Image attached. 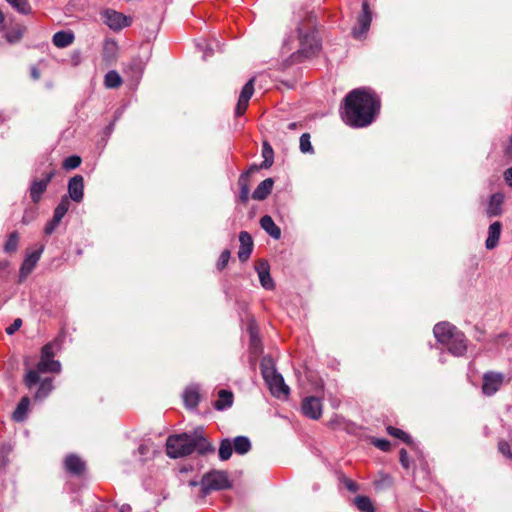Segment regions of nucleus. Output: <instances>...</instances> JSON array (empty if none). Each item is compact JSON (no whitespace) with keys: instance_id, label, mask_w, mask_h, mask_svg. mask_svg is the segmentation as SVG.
Listing matches in <instances>:
<instances>
[{"instance_id":"nucleus-24","label":"nucleus","mask_w":512,"mask_h":512,"mask_svg":"<svg viewBox=\"0 0 512 512\" xmlns=\"http://www.w3.org/2000/svg\"><path fill=\"white\" fill-rule=\"evenodd\" d=\"M30 406V400L27 396L23 397L18 403L15 411L13 412L12 418L16 422H22L25 420Z\"/></svg>"},{"instance_id":"nucleus-3","label":"nucleus","mask_w":512,"mask_h":512,"mask_svg":"<svg viewBox=\"0 0 512 512\" xmlns=\"http://www.w3.org/2000/svg\"><path fill=\"white\" fill-rule=\"evenodd\" d=\"M433 333L439 343L446 346L455 356H462L466 350V340L462 332L448 322H441L434 326Z\"/></svg>"},{"instance_id":"nucleus-9","label":"nucleus","mask_w":512,"mask_h":512,"mask_svg":"<svg viewBox=\"0 0 512 512\" xmlns=\"http://www.w3.org/2000/svg\"><path fill=\"white\" fill-rule=\"evenodd\" d=\"M299 38H300V53L304 57H310L318 51L320 44H319V40L317 39L314 32H310V33H306V34H302L300 32Z\"/></svg>"},{"instance_id":"nucleus-52","label":"nucleus","mask_w":512,"mask_h":512,"mask_svg":"<svg viewBox=\"0 0 512 512\" xmlns=\"http://www.w3.org/2000/svg\"><path fill=\"white\" fill-rule=\"evenodd\" d=\"M288 128H289V129H292V130H293V129H296V128H297V123H296V122H292V123H290V124L288 125Z\"/></svg>"},{"instance_id":"nucleus-19","label":"nucleus","mask_w":512,"mask_h":512,"mask_svg":"<svg viewBox=\"0 0 512 512\" xmlns=\"http://www.w3.org/2000/svg\"><path fill=\"white\" fill-rule=\"evenodd\" d=\"M65 468L68 472L81 475L85 470V463L76 455H68L64 461Z\"/></svg>"},{"instance_id":"nucleus-26","label":"nucleus","mask_w":512,"mask_h":512,"mask_svg":"<svg viewBox=\"0 0 512 512\" xmlns=\"http://www.w3.org/2000/svg\"><path fill=\"white\" fill-rule=\"evenodd\" d=\"M233 402V394L227 390L219 391V399L215 402V408L218 410H223L227 407H230Z\"/></svg>"},{"instance_id":"nucleus-11","label":"nucleus","mask_w":512,"mask_h":512,"mask_svg":"<svg viewBox=\"0 0 512 512\" xmlns=\"http://www.w3.org/2000/svg\"><path fill=\"white\" fill-rule=\"evenodd\" d=\"M254 93V78H251L242 88L238 103L236 106V115L240 116L244 114L248 107L249 100Z\"/></svg>"},{"instance_id":"nucleus-30","label":"nucleus","mask_w":512,"mask_h":512,"mask_svg":"<svg viewBox=\"0 0 512 512\" xmlns=\"http://www.w3.org/2000/svg\"><path fill=\"white\" fill-rule=\"evenodd\" d=\"M356 507L362 512H375L372 501L367 496H357L354 500Z\"/></svg>"},{"instance_id":"nucleus-18","label":"nucleus","mask_w":512,"mask_h":512,"mask_svg":"<svg viewBox=\"0 0 512 512\" xmlns=\"http://www.w3.org/2000/svg\"><path fill=\"white\" fill-rule=\"evenodd\" d=\"M256 270L259 276L261 285L265 289H273L274 283L269 273V265L266 261H259Z\"/></svg>"},{"instance_id":"nucleus-4","label":"nucleus","mask_w":512,"mask_h":512,"mask_svg":"<svg viewBox=\"0 0 512 512\" xmlns=\"http://www.w3.org/2000/svg\"><path fill=\"white\" fill-rule=\"evenodd\" d=\"M61 370V364L59 361L54 359L41 357L38 362L36 369L27 370L23 382L25 386L31 389L40 380V373H59Z\"/></svg>"},{"instance_id":"nucleus-49","label":"nucleus","mask_w":512,"mask_h":512,"mask_svg":"<svg viewBox=\"0 0 512 512\" xmlns=\"http://www.w3.org/2000/svg\"><path fill=\"white\" fill-rule=\"evenodd\" d=\"M345 486L348 490L352 491V492H356L358 490V486L357 484L352 481V480H346L345 481Z\"/></svg>"},{"instance_id":"nucleus-28","label":"nucleus","mask_w":512,"mask_h":512,"mask_svg":"<svg viewBox=\"0 0 512 512\" xmlns=\"http://www.w3.org/2000/svg\"><path fill=\"white\" fill-rule=\"evenodd\" d=\"M69 207H70V201H69L68 197H66V196L62 197L60 203L57 205V207L54 210L53 218H55V222H61L64 215L67 213Z\"/></svg>"},{"instance_id":"nucleus-21","label":"nucleus","mask_w":512,"mask_h":512,"mask_svg":"<svg viewBox=\"0 0 512 512\" xmlns=\"http://www.w3.org/2000/svg\"><path fill=\"white\" fill-rule=\"evenodd\" d=\"M39 259H40L39 252H33L25 258V260L23 261L22 266L20 268V278L21 279L26 278L32 272V270L35 268Z\"/></svg>"},{"instance_id":"nucleus-1","label":"nucleus","mask_w":512,"mask_h":512,"mask_svg":"<svg viewBox=\"0 0 512 512\" xmlns=\"http://www.w3.org/2000/svg\"><path fill=\"white\" fill-rule=\"evenodd\" d=\"M379 101L365 89H355L345 97L343 120L350 126L365 127L375 118Z\"/></svg>"},{"instance_id":"nucleus-48","label":"nucleus","mask_w":512,"mask_h":512,"mask_svg":"<svg viewBox=\"0 0 512 512\" xmlns=\"http://www.w3.org/2000/svg\"><path fill=\"white\" fill-rule=\"evenodd\" d=\"M504 180L507 183V185L512 188V167L508 168L504 172Z\"/></svg>"},{"instance_id":"nucleus-40","label":"nucleus","mask_w":512,"mask_h":512,"mask_svg":"<svg viewBox=\"0 0 512 512\" xmlns=\"http://www.w3.org/2000/svg\"><path fill=\"white\" fill-rule=\"evenodd\" d=\"M230 259V251L224 250L218 260L217 267L222 270L227 265L228 261Z\"/></svg>"},{"instance_id":"nucleus-51","label":"nucleus","mask_w":512,"mask_h":512,"mask_svg":"<svg viewBox=\"0 0 512 512\" xmlns=\"http://www.w3.org/2000/svg\"><path fill=\"white\" fill-rule=\"evenodd\" d=\"M4 19H5L4 14H3V12L0 10V27L2 26V24H3V22H4Z\"/></svg>"},{"instance_id":"nucleus-13","label":"nucleus","mask_w":512,"mask_h":512,"mask_svg":"<svg viewBox=\"0 0 512 512\" xmlns=\"http://www.w3.org/2000/svg\"><path fill=\"white\" fill-rule=\"evenodd\" d=\"M84 180L81 175H75L69 180L68 193L75 202H81L83 199Z\"/></svg>"},{"instance_id":"nucleus-27","label":"nucleus","mask_w":512,"mask_h":512,"mask_svg":"<svg viewBox=\"0 0 512 512\" xmlns=\"http://www.w3.org/2000/svg\"><path fill=\"white\" fill-rule=\"evenodd\" d=\"M233 448L238 454H245L251 449V443L247 437L237 436L233 441Z\"/></svg>"},{"instance_id":"nucleus-6","label":"nucleus","mask_w":512,"mask_h":512,"mask_svg":"<svg viewBox=\"0 0 512 512\" xmlns=\"http://www.w3.org/2000/svg\"><path fill=\"white\" fill-rule=\"evenodd\" d=\"M230 486V480L227 473L224 471H212L205 474L201 480V487L204 495L211 491L229 488Z\"/></svg>"},{"instance_id":"nucleus-14","label":"nucleus","mask_w":512,"mask_h":512,"mask_svg":"<svg viewBox=\"0 0 512 512\" xmlns=\"http://www.w3.org/2000/svg\"><path fill=\"white\" fill-rule=\"evenodd\" d=\"M240 248L238 251V258L240 261L245 262L251 255L253 250V240L250 234L242 231L239 234Z\"/></svg>"},{"instance_id":"nucleus-39","label":"nucleus","mask_w":512,"mask_h":512,"mask_svg":"<svg viewBox=\"0 0 512 512\" xmlns=\"http://www.w3.org/2000/svg\"><path fill=\"white\" fill-rule=\"evenodd\" d=\"M498 450L507 458L512 459V452L510 445L507 441H500L498 443Z\"/></svg>"},{"instance_id":"nucleus-16","label":"nucleus","mask_w":512,"mask_h":512,"mask_svg":"<svg viewBox=\"0 0 512 512\" xmlns=\"http://www.w3.org/2000/svg\"><path fill=\"white\" fill-rule=\"evenodd\" d=\"M501 232L502 224L499 221H495L489 226L488 237L485 241V247L488 250H492L498 245Z\"/></svg>"},{"instance_id":"nucleus-41","label":"nucleus","mask_w":512,"mask_h":512,"mask_svg":"<svg viewBox=\"0 0 512 512\" xmlns=\"http://www.w3.org/2000/svg\"><path fill=\"white\" fill-rule=\"evenodd\" d=\"M240 184H241L240 200L245 203L249 199L250 190H249L248 185L243 183V177L240 178Z\"/></svg>"},{"instance_id":"nucleus-31","label":"nucleus","mask_w":512,"mask_h":512,"mask_svg":"<svg viewBox=\"0 0 512 512\" xmlns=\"http://www.w3.org/2000/svg\"><path fill=\"white\" fill-rule=\"evenodd\" d=\"M273 149L272 147L267 143H263V149H262V156L264 158V161L260 165V168H269L273 164Z\"/></svg>"},{"instance_id":"nucleus-25","label":"nucleus","mask_w":512,"mask_h":512,"mask_svg":"<svg viewBox=\"0 0 512 512\" xmlns=\"http://www.w3.org/2000/svg\"><path fill=\"white\" fill-rule=\"evenodd\" d=\"M39 387L35 393V399L36 400H42L46 398L53 390V379L52 378H45L43 380H39Z\"/></svg>"},{"instance_id":"nucleus-38","label":"nucleus","mask_w":512,"mask_h":512,"mask_svg":"<svg viewBox=\"0 0 512 512\" xmlns=\"http://www.w3.org/2000/svg\"><path fill=\"white\" fill-rule=\"evenodd\" d=\"M300 150L303 153H312L313 147L310 142V135L308 133H304L300 137Z\"/></svg>"},{"instance_id":"nucleus-43","label":"nucleus","mask_w":512,"mask_h":512,"mask_svg":"<svg viewBox=\"0 0 512 512\" xmlns=\"http://www.w3.org/2000/svg\"><path fill=\"white\" fill-rule=\"evenodd\" d=\"M22 325V320L20 318H17L14 320V322L6 328V333L9 335L14 334Z\"/></svg>"},{"instance_id":"nucleus-8","label":"nucleus","mask_w":512,"mask_h":512,"mask_svg":"<svg viewBox=\"0 0 512 512\" xmlns=\"http://www.w3.org/2000/svg\"><path fill=\"white\" fill-rule=\"evenodd\" d=\"M504 375L499 372L489 371L483 375L482 392L486 396L494 395L502 386Z\"/></svg>"},{"instance_id":"nucleus-33","label":"nucleus","mask_w":512,"mask_h":512,"mask_svg":"<svg viewBox=\"0 0 512 512\" xmlns=\"http://www.w3.org/2000/svg\"><path fill=\"white\" fill-rule=\"evenodd\" d=\"M232 451H233V445H232L231 441L229 439L223 440L219 447V458L222 461L228 460L232 455Z\"/></svg>"},{"instance_id":"nucleus-5","label":"nucleus","mask_w":512,"mask_h":512,"mask_svg":"<svg viewBox=\"0 0 512 512\" xmlns=\"http://www.w3.org/2000/svg\"><path fill=\"white\" fill-rule=\"evenodd\" d=\"M263 377L269 386L271 393L277 398H287L289 387L285 384L281 374L277 373L272 367H262Z\"/></svg>"},{"instance_id":"nucleus-17","label":"nucleus","mask_w":512,"mask_h":512,"mask_svg":"<svg viewBox=\"0 0 512 512\" xmlns=\"http://www.w3.org/2000/svg\"><path fill=\"white\" fill-rule=\"evenodd\" d=\"M75 40V35L70 30L56 32L52 37V43L57 48H66Z\"/></svg>"},{"instance_id":"nucleus-46","label":"nucleus","mask_w":512,"mask_h":512,"mask_svg":"<svg viewBox=\"0 0 512 512\" xmlns=\"http://www.w3.org/2000/svg\"><path fill=\"white\" fill-rule=\"evenodd\" d=\"M400 462L402 464V466L404 468H408L409 464H408V454H407V451L405 449H402L400 451Z\"/></svg>"},{"instance_id":"nucleus-37","label":"nucleus","mask_w":512,"mask_h":512,"mask_svg":"<svg viewBox=\"0 0 512 512\" xmlns=\"http://www.w3.org/2000/svg\"><path fill=\"white\" fill-rule=\"evenodd\" d=\"M80 164H81V158L77 155H72V156L67 157L63 161L62 166L66 170H72V169L77 168Z\"/></svg>"},{"instance_id":"nucleus-36","label":"nucleus","mask_w":512,"mask_h":512,"mask_svg":"<svg viewBox=\"0 0 512 512\" xmlns=\"http://www.w3.org/2000/svg\"><path fill=\"white\" fill-rule=\"evenodd\" d=\"M19 237L16 232H13L9 235L8 240L4 246V250L7 253H11L16 251L18 246Z\"/></svg>"},{"instance_id":"nucleus-50","label":"nucleus","mask_w":512,"mask_h":512,"mask_svg":"<svg viewBox=\"0 0 512 512\" xmlns=\"http://www.w3.org/2000/svg\"><path fill=\"white\" fill-rule=\"evenodd\" d=\"M109 48L114 50L116 48V44L114 42L106 43L105 49H109Z\"/></svg>"},{"instance_id":"nucleus-12","label":"nucleus","mask_w":512,"mask_h":512,"mask_svg":"<svg viewBox=\"0 0 512 512\" xmlns=\"http://www.w3.org/2000/svg\"><path fill=\"white\" fill-rule=\"evenodd\" d=\"M371 21L372 15L369 10V5L366 1H364L362 4V13L358 18L359 29H353L354 37L360 38L363 34H365L370 27Z\"/></svg>"},{"instance_id":"nucleus-15","label":"nucleus","mask_w":512,"mask_h":512,"mask_svg":"<svg viewBox=\"0 0 512 512\" xmlns=\"http://www.w3.org/2000/svg\"><path fill=\"white\" fill-rule=\"evenodd\" d=\"M53 175V172H49L44 179L33 181L30 187V196L33 202L37 203L40 200L41 195L45 192Z\"/></svg>"},{"instance_id":"nucleus-29","label":"nucleus","mask_w":512,"mask_h":512,"mask_svg":"<svg viewBox=\"0 0 512 512\" xmlns=\"http://www.w3.org/2000/svg\"><path fill=\"white\" fill-rule=\"evenodd\" d=\"M184 403L189 408H194L199 402V393L195 388H188L183 395Z\"/></svg>"},{"instance_id":"nucleus-44","label":"nucleus","mask_w":512,"mask_h":512,"mask_svg":"<svg viewBox=\"0 0 512 512\" xmlns=\"http://www.w3.org/2000/svg\"><path fill=\"white\" fill-rule=\"evenodd\" d=\"M53 356H54V352H53L52 345L51 344H46L42 348L41 357L53 359Z\"/></svg>"},{"instance_id":"nucleus-35","label":"nucleus","mask_w":512,"mask_h":512,"mask_svg":"<svg viewBox=\"0 0 512 512\" xmlns=\"http://www.w3.org/2000/svg\"><path fill=\"white\" fill-rule=\"evenodd\" d=\"M387 432H388L389 435H391V436H393L395 438L401 439L403 442H405L407 444L411 443L410 436L406 432H404L403 430H401L399 428L388 426L387 427Z\"/></svg>"},{"instance_id":"nucleus-23","label":"nucleus","mask_w":512,"mask_h":512,"mask_svg":"<svg viewBox=\"0 0 512 512\" xmlns=\"http://www.w3.org/2000/svg\"><path fill=\"white\" fill-rule=\"evenodd\" d=\"M261 227L274 239L281 236L280 228L274 223L272 217L265 215L260 220Z\"/></svg>"},{"instance_id":"nucleus-47","label":"nucleus","mask_w":512,"mask_h":512,"mask_svg":"<svg viewBox=\"0 0 512 512\" xmlns=\"http://www.w3.org/2000/svg\"><path fill=\"white\" fill-rule=\"evenodd\" d=\"M131 68H135L139 73H141L144 69V63L140 59H133Z\"/></svg>"},{"instance_id":"nucleus-32","label":"nucleus","mask_w":512,"mask_h":512,"mask_svg":"<svg viewBox=\"0 0 512 512\" xmlns=\"http://www.w3.org/2000/svg\"><path fill=\"white\" fill-rule=\"evenodd\" d=\"M104 83L107 88H117L122 84V79L118 72L112 70L105 75Z\"/></svg>"},{"instance_id":"nucleus-20","label":"nucleus","mask_w":512,"mask_h":512,"mask_svg":"<svg viewBox=\"0 0 512 512\" xmlns=\"http://www.w3.org/2000/svg\"><path fill=\"white\" fill-rule=\"evenodd\" d=\"M504 202V195L502 193H494L491 195L488 206L487 214L489 216H498L502 213V205Z\"/></svg>"},{"instance_id":"nucleus-7","label":"nucleus","mask_w":512,"mask_h":512,"mask_svg":"<svg viewBox=\"0 0 512 512\" xmlns=\"http://www.w3.org/2000/svg\"><path fill=\"white\" fill-rule=\"evenodd\" d=\"M103 22L112 30L119 31L131 25L132 18L121 12L106 9L101 13Z\"/></svg>"},{"instance_id":"nucleus-2","label":"nucleus","mask_w":512,"mask_h":512,"mask_svg":"<svg viewBox=\"0 0 512 512\" xmlns=\"http://www.w3.org/2000/svg\"><path fill=\"white\" fill-rule=\"evenodd\" d=\"M213 450L212 445L198 432L172 435L168 437L166 442L167 455L171 458L187 456L194 451H197L199 454H206Z\"/></svg>"},{"instance_id":"nucleus-34","label":"nucleus","mask_w":512,"mask_h":512,"mask_svg":"<svg viewBox=\"0 0 512 512\" xmlns=\"http://www.w3.org/2000/svg\"><path fill=\"white\" fill-rule=\"evenodd\" d=\"M15 10L21 14L31 13V6L28 0H6Z\"/></svg>"},{"instance_id":"nucleus-22","label":"nucleus","mask_w":512,"mask_h":512,"mask_svg":"<svg viewBox=\"0 0 512 512\" xmlns=\"http://www.w3.org/2000/svg\"><path fill=\"white\" fill-rule=\"evenodd\" d=\"M272 188L273 180L271 178L263 180L254 190L252 194L253 199L264 200L271 193Z\"/></svg>"},{"instance_id":"nucleus-45","label":"nucleus","mask_w":512,"mask_h":512,"mask_svg":"<svg viewBox=\"0 0 512 512\" xmlns=\"http://www.w3.org/2000/svg\"><path fill=\"white\" fill-rule=\"evenodd\" d=\"M60 222H55V218H53L49 223H47V225L45 226V233L46 234H51L55 228L58 226Z\"/></svg>"},{"instance_id":"nucleus-42","label":"nucleus","mask_w":512,"mask_h":512,"mask_svg":"<svg viewBox=\"0 0 512 512\" xmlns=\"http://www.w3.org/2000/svg\"><path fill=\"white\" fill-rule=\"evenodd\" d=\"M372 443L379 449H381L382 451H388L389 448H390V443L389 441L385 440V439H375L372 441Z\"/></svg>"},{"instance_id":"nucleus-10","label":"nucleus","mask_w":512,"mask_h":512,"mask_svg":"<svg viewBox=\"0 0 512 512\" xmlns=\"http://www.w3.org/2000/svg\"><path fill=\"white\" fill-rule=\"evenodd\" d=\"M301 409L305 416L317 420L322 415L321 400L314 396L306 397L302 401Z\"/></svg>"}]
</instances>
